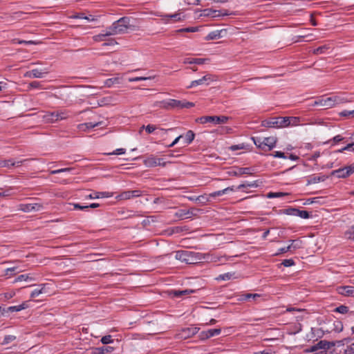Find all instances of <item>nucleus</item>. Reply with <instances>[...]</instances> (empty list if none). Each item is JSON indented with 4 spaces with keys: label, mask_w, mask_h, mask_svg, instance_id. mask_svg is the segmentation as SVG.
Returning a JSON list of instances; mask_svg holds the SVG:
<instances>
[{
    "label": "nucleus",
    "mask_w": 354,
    "mask_h": 354,
    "mask_svg": "<svg viewBox=\"0 0 354 354\" xmlns=\"http://www.w3.org/2000/svg\"><path fill=\"white\" fill-rule=\"evenodd\" d=\"M104 32H105V35L107 36L118 35L116 29L113 28V23L112 24L111 26L108 27Z\"/></svg>",
    "instance_id": "49530a36"
},
{
    "label": "nucleus",
    "mask_w": 354,
    "mask_h": 354,
    "mask_svg": "<svg viewBox=\"0 0 354 354\" xmlns=\"http://www.w3.org/2000/svg\"><path fill=\"white\" fill-rule=\"evenodd\" d=\"M221 333V328L209 329L207 330H203L200 333L199 338L201 340H205L210 337L220 335Z\"/></svg>",
    "instance_id": "ddd939ff"
},
{
    "label": "nucleus",
    "mask_w": 354,
    "mask_h": 354,
    "mask_svg": "<svg viewBox=\"0 0 354 354\" xmlns=\"http://www.w3.org/2000/svg\"><path fill=\"white\" fill-rule=\"evenodd\" d=\"M108 37L107 35H105V32H103L101 34L95 35L93 37V40L95 41H101L104 40V37Z\"/></svg>",
    "instance_id": "69168bd1"
},
{
    "label": "nucleus",
    "mask_w": 354,
    "mask_h": 354,
    "mask_svg": "<svg viewBox=\"0 0 354 354\" xmlns=\"http://www.w3.org/2000/svg\"><path fill=\"white\" fill-rule=\"evenodd\" d=\"M203 15L216 18L218 17L227 16L228 15V13L225 10L223 11L212 9H205L203 10Z\"/></svg>",
    "instance_id": "a211bd4d"
},
{
    "label": "nucleus",
    "mask_w": 354,
    "mask_h": 354,
    "mask_svg": "<svg viewBox=\"0 0 354 354\" xmlns=\"http://www.w3.org/2000/svg\"><path fill=\"white\" fill-rule=\"evenodd\" d=\"M281 264L285 267H290L295 265V262L292 259L283 260Z\"/></svg>",
    "instance_id": "4d7b16f0"
},
{
    "label": "nucleus",
    "mask_w": 354,
    "mask_h": 354,
    "mask_svg": "<svg viewBox=\"0 0 354 354\" xmlns=\"http://www.w3.org/2000/svg\"><path fill=\"white\" fill-rule=\"evenodd\" d=\"M345 151L354 152V143L350 141L344 147L336 150L335 152L336 153H344Z\"/></svg>",
    "instance_id": "2f4dec72"
},
{
    "label": "nucleus",
    "mask_w": 354,
    "mask_h": 354,
    "mask_svg": "<svg viewBox=\"0 0 354 354\" xmlns=\"http://www.w3.org/2000/svg\"><path fill=\"white\" fill-rule=\"evenodd\" d=\"M245 147V145L243 143H242V144L232 145L230 147L229 149L231 151H234L239 150V149H244Z\"/></svg>",
    "instance_id": "680f3d73"
},
{
    "label": "nucleus",
    "mask_w": 354,
    "mask_h": 354,
    "mask_svg": "<svg viewBox=\"0 0 354 354\" xmlns=\"http://www.w3.org/2000/svg\"><path fill=\"white\" fill-rule=\"evenodd\" d=\"M234 191H235L234 186H231V187H226L222 190H218V191H216L212 193H210L209 194V196L211 198H215V197H218V196H221L223 194H226L229 192H234Z\"/></svg>",
    "instance_id": "393cba45"
},
{
    "label": "nucleus",
    "mask_w": 354,
    "mask_h": 354,
    "mask_svg": "<svg viewBox=\"0 0 354 354\" xmlns=\"http://www.w3.org/2000/svg\"><path fill=\"white\" fill-rule=\"evenodd\" d=\"M229 120V117L225 115H208L202 116L198 118L197 121L201 124H205L207 122H213L214 124H225Z\"/></svg>",
    "instance_id": "7ed1b4c3"
},
{
    "label": "nucleus",
    "mask_w": 354,
    "mask_h": 354,
    "mask_svg": "<svg viewBox=\"0 0 354 354\" xmlns=\"http://www.w3.org/2000/svg\"><path fill=\"white\" fill-rule=\"evenodd\" d=\"M335 312L339 313L341 314H346L348 312V308L346 306L341 305L337 307L335 310Z\"/></svg>",
    "instance_id": "6e6d98bb"
},
{
    "label": "nucleus",
    "mask_w": 354,
    "mask_h": 354,
    "mask_svg": "<svg viewBox=\"0 0 354 354\" xmlns=\"http://www.w3.org/2000/svg\"><path fill=\"white\" fill-rule=\"evenodd\" d=\"M312 105L313 106H322L326 107V97H322L317 99V100H315L313 102V104Z\"/></svg>",
    "instance_id": "8fccbe9b"
},
{
    "label": "nucleus",
    "mask_w": 354,
    "mask_h": 354,
    "mask_svg": "<svg viewBox=\"0 0 354 354\" xmlns=\"http://www.w3.org/2000/svg\"><path fill=\"white\" fill-rule=\"evenodd\" d=\"M16 336L12 335H6L1 343L2 345H6L16 339Z\"/></svg>",
    "instance_id": "de8ad7c7"
},
{
    "label": "nucleus",
    "mask_w": 354,
    "mask_h": 354,
    "mask_svg": "<svg viewBox=\"0 0 354 354\" xmlns=\"http://www.w3.org/2000/svg\"><path fill=\"white\" fill-rule=\"evenodd\" d=\"M101 124H102V122H86V123L80 124L79 128L81 130L91 129H93L96 127L100 126Z\"/></svg>",
    "instance_id": "7c9ffc66"
},
{
    "label": "nucleus",
    "mask_w": 354,
    "mask_h": 354,
    "mask_svg": "<svg viewBox=\"0 0 354 354\" xmlns=\"http://www.w3.org/2000/svg\"><path fill=\"white\" fill-rule=\"evenodd\" d=\"M24 160L15 161L12 159L5 160L0 162V165L3 167L12 168L21 165Z\"/></svg>",
    "instance_id": "5701e85b"
},
{
    "label": "nucleus",
    "mask_w": 354,
    "mask_h": 354,
    "mask_svg": "<svg viewBox=\"0 0 354 354\" xmlns=\"http://www.w3.org/2000/svg\"><path fill=\"white\" fill-rule=\"evenodd\" d=\"M212 81L213 79L212 76L210 75H206L201 79L191 82L190 84L187 86V88H191L203 84L209 85Z\"/></svg>",
    "instance_id": "f8f14e48"
},
{
    "label": "nucleus",
    "mask_w": 354,
    "mask_h": 354,
    "mask_svg": "<svg viewBox=\"0 0 354 354\" xmlns=\"http://www.w3.org/2000/svg\"><path fill=\"white\" fill-rule=\"evenodd\" d=\"M57 121L66 120L69 116V112L67 110H58L56 111Z\"/></svg>",
    "instance_id": "c9c22d12"
},
{
    "label": "nucleus",
    "mask_w": 354,
    "mask_h": 354,
    "mask_svg": "<svg viewBox=\"0 0 354 354\" xmlns=\"http://www.w3.org/2000/svg\"><path fill=\"white\" fill-rule=\"evenodd\" d=\"M163 19L168 21L169 19L172 20L173 21H180L183 19L184 16H183L182 13L176 12L171 15H162Z\"/></svg>",
    "instance_id": "bb28decb"
},
{
    "label": "nucleus",
    "mask_w": 354,
    "mask_h": 354,
    "mask_svg": "<svg viewBox=\"0 0 354 354\" xmlns=\"http://www.w3.org/2000/svg\"><path fill=\"white\" fill-rule=\"evenodd\" d=\"M129 18L123 17L113 22V28L116 29L118 34H123L129 29Z\"/></svg>",
    "instance_id": "39448f33"
},
{
    "label": "nucleus",
    "mask_w": 354,
    "mask_h": 354,
    "mask_svg": "<svg viewBox=\"0 0 354 354\" xmlns=\"http://www.w3.org/2000/svg\"><path fill=\"white\" fill-rule=\"evenodd\" d=\"M290 242L291 243L288 245V247H290V251L302 248V241L299 239L290 240Z\"/></svg>",
    "instance_id": "473e14b6"
},
{
    "label": "nucleus",
    "mask_w": 354,
    "mask_h": 354,
    "mask_svg": "<svg viewBox=\"0 0 354 354\" xmlns=\"http://www.w3.org/2000/svg\"><path fill=\"white\" fill-rule=\"evenodd\" d=\"M27 308V305L25 304V303H23L20 305H18V306H9L8 308H7V311L8 312H19L21 310H24V309H26Z\"/></svg>",
    "instance_id": "e433bc0d"
},
{
    "label": "nucleus",
    "mask_w": 354,
    "mask_h": 354,
    "mask_svg": "<svg viewBox=\"0 0 354 354\" xmlns=\"http://www.w3.org/2000/svg\"><path fill=\"white\" fill-rule=\"evenodd\" d=\"M330 48L328 45L321 46L313 50V53L316 55L324 54L327 52V50Z\"/></svg>",
    "instance_id": "58836bf2"
},
{
    "label": "nucleus",
    "mask_w": 354,
    "mask_h": 354,
    "mask_svg": "<svg viewBox=\"0 0 354 354\" xmlns=\"http://www.w3.org/2000/svg\"><path fill=\"white\" fill-rule=\"evenodd\" d=\"M206 59L187 57L183 61L184 64L201 65L205 63Z\"/></svg>",
    "instance_id": "c85d7f7f"
},
{
    "label": "nucleus",
    "mask_w": 354,
    "mask_h": 354,
    "mask_svg": "<svg viewBox=\"0 0 354 354\" xmlns=\"http://www.w3.org/2000/svg\"><path fill=\"white\" fill-rule=\"evenodd\" d=\"M270 156H272L274 158H283V159L287 158V156L285 155V153L283 152L279 151H274L273 153H271Z\"/></svg>",
    "instance_id": "052dcab7"
},
{
    "label": "nucleus",
    "mask_w": 354,
    "mask_h": 354,
    "mask_svg": "<svg viewBox=\"0 0 354 354\" xmlns=\"http://www.w3.org/2000/svg\"><path fill=\"white\" fill-rule=\"evenodd\" d=\"M193 252L187 250H178L176 252L175 258L181 262L189 263L193 257Z\"/></svg>",
    "instance_id": "9d476101"
},
{
    "label": "nucleus",
    "mask_w": 354,
    "mask_h": 354,
    "mask_svg": "<svg viewBox=\"0 0 354 354\" xmlns=\"http://www.w3.org/2000/svg\"><path fill=\"white\" fill-rule=\"evenodd\" d=\"M353 173L354 165H352L333 171L332 175L337 178H345Z\"/></svg>",
    "instance_id": "0eeeda50"
},
{
    "label": "nucleus",
    "mask_w": 354,
    "mask_h": 354,
    "mask_svg": "<svg viewBox=\"0 0 354 354\" xmlns=\"http://www.w3.org/2000/svg\"><path fill=\"white\" fill-rule=\"evenodd\" d=\"M156 75L153 76H149V77H130L129 78V82H139V81H143V80H152L154 79Z\"/></svg>",
    "instance_id": "a19ab883"
},
{
    "label": "nucleus",
    "mask_w": 354,
    "mask_h": 354,
    "mask_svg": "<svg viewBox=\"0 0 354 354\" xmlns=\"http://www.w3.org/2000/svg\"><path fill=\"white\" fill-rule=\"evenodd\" d=\"M142 192L139 189L128 190L122 192L118 197L122 200H127L132 198L139 197L142 196Z\"/></svg>",
    "instance_id": "4468645a"
},
{
    "label": "nucleus",
    "mask_w": 354,
    "mask_h": 354,
    "mask_svg": "<svg viewBox=\"0 0 354 354\" xmlns=\"http://www.w3.org/2000/svg\"><path fill=\"white\" fill-rule=\"evenodd\" d=\"M71 170H72V168H70V167L62 168V169H56V170H51L50 171V174L52 175H54V174H57L64 173V172H69Z\"/></svg>",
    "instance_id": "603ef678"
},
{
    "label": "nucleus",
    "mask_w": 354,
    "mask_h": 354,
    "mask_svg": "<svg viewBox=\"0 0 354 354\" xmlns=\"http://www.w3.org/2000/svg\"><path fill=\"white\" fill-rule=\"evenodd\" d=\"M345 236L350 240L354 241V225H352L346 232Z\"/></svg>",
    "instance_id": "09e8293b"
},
{
    "label": "nucleus",
    "mask_w": 354,
    "mask_h": 354,
    "mask_svg": "<svg viewBox=\"0 0 354 354\" xmlns=\"http://www.w3.org/2000/svg\"><path fill=\"white\" fill-rule=\"evenodd\" d=\"M262 142L263 143V150L271 151L276 147L277 138L274 136L265 137L263 138Z\"/></svg>",
    "instance_id": "2eb2a0df"
},
{
    "label": "nucleus",
    "mask_w": 354,
    "mask_h": 354,
    "mask_svg": "<svg viewBox=\"0 0 354 354\" xmlns=\"http://www.w3.org/2000/svg\"><path fill=\"white\" fill-rule=\"evenodd\" d=\"M317 350H324L326 351V349L328 348V342L324 340H321L316 344Z\"/></svg>",
    "instance_id": "c03bdc74"
},
{
    "label": "nucleus",
    "mask_w": 354,
    "mask_h": 354,
    "mask_svg": "<svg viewBox=\"0 0 354 354\" xmlns=\"http://www.w3.org/2000/svg\"><path fill=\"white\" fill-rule=\"evenodd\" d=\"M325 180V177L324 176H315V175H311L308 177L307 178V185H312V184H316L319 182L324 181Z\"/></svg>",
    "instance_id": "c756f323"
},
{
    "label": "nucleus",
    "mask_w": 354,
    "mask_h": 354,
    "mask_svg": "<svg viewBox=\"0 0 354 354\" xmlns=\"http://www.w3.org/2000/svg\"><path fill=\"white\" fill-rule=\"evenodd\" d=\"M332 98L335 106L350 101V99L345 94L333 95H332Z\"/></svg>",
    "instance_id": "4be33fe9"
},
{
    "label": "nucleus",
    "mask_w": 354,
    "mask_h": 354,
    "mask_svg": "<svg viewBox=\"0 0 354 354\" xmlns=\"http://www.w3.org/2000/svg\"><path fill=\"white\" fill-rule=\"evenodd\" d=\"M122 82L123 77L120 75H117L115 77L106 80L104 82V85L106 87L110 88L115 84H120L122 83Z\"/></svg>",
    "instance_id": "aec40b11"
},
{
    "label": "nucleus",
    "mask_w": 354,
    "mask_h": 354,
    "mask_svg": "<svg viewBox=\"0 0 354 354\" xmlns=\"http://www.w3.org/2000/svg\"><path fill=\"white\" fill-rule=\"evenodd\" d=\"M335 106L332 96L326 97V108L329 109Z\"/></svg>",
    "instance_id": "e2e57ef3"
},
{
    "label": "nucleus",
    "mask_w": 354,
    "mask_h": 354,
    "mask_svg": "<svg viewBox=\"0 0 354 354\" xmlns=\"http://www.w3.org/2000/svg\"><path fill=\"white\" fill-rule=\"evenodd\" d=\"M337 291L339 295L345 297H354V286H342L337 288Z\"/></svg>",
    "instance_id": "f3484780"
},
{
    "label": "nucleus",
    "mask_w": 354,
    "mask_h": 354,
    "mask_svg": "<svg viewBox=\"0 0 354 354\" xmlns=\"http://www.w3.org/2000/svg\"><path fill=\"white\" fill-rule=\"evenodd\" d=\"M17 270V267H12V268H8L5 270V275H9L12 276L14 275L15 273V272Z\"/></svg>",
    "instance_id": "338daca9"
},
{
    "label": "nucleus",
    "mask_w": 354,
    "mask_h": 354,
    "mask_svg": "<svg viewBox=\"0 0 354 354\" xmlns=\"http://www.w3.org/2000/svg\"><path fill=\"white\" fill-rule=\"evenodd\" d=\"M209 198L210 197L209 196V194L208 195H207V194L201 195V196H198L196 197L195 201L196 202H198L200 203L205 204L207 201H209Z\"/></svg>",
    "instance_id": "37998d69"
},
{
    "label": "nucleus",
    "mask_w": 354,
    "mask_h": 354,
    "mask_svg": "<svg viewBox=\"0 0 354 354\" xmlns=\"http://www.w3.org/2000/svg\"><path fill=\"white\" fill-rule=\"evenodd\" d=\"M286 194H287L283 193V192H270L268 194V198H279V197H282Z\"/></svg>",
    "instance_id": "5fc2aeb1"
},
{
    "label": "nucleus",
    "mask_w": 354,
    "mask_h": 354,
    "mask_svg": "<svg viewBox=\"0 0 354 354\" xmlns=\"http://www.w3.org/2000/svg\"><path fill=\"white\" fill-rule=\"evenodd\" d=\"M288 119L283 117L272 118L270 120H265L263 122V126L269 128H281L288 127L290 122Z\"/></svg>",
    "instance_id": "f03ea898"
},
{
    "label": "nucleus",
    "mask_w": 354,
    "mask_h": 354,
    "mask_svg": "<svg viewBox=\"0 0 354 354\" xmlns=\"http://www.w3.org/2000/svg\"><path fill=\"white\" fill-rule=\"evenodd\" d=\"M286 118L288 119V122H290V125H298L300 122V118L297 117H286Z\"/></svg>",
    "instance_id": "3c124183"
},
{
    "label": "nucleus",
    "mask_w": 354,
    "mask_h": 354,
    "mask_svg": "<svg viewBox=\"0 0 354 354\" xmlns=\"http://www.w3.org/2000/svg\"><path fill=\"white\" fill-rule=\"evenodd\" d=\"M48 73L47 69H38L35 68L30 71H26L24 76L28 78H42L46 74Z\"/></svg>",
    "instance_id": "9b49d317"
},
{
    "label": "nucleus",
    "mask_w": 354,
    "mask_h": 354,
    "mask_svg": "<svg viewBox=\"0 0 354 354\" xmlns=\"http://www.w3.org/2000/svg\"><path fill=\"white\" fill-rule=\"evenodd\" d=\"M156 105L166 110L189 109L194 106V104L186 100H178L175 99H167L156 102Z\"/></svg>",
    "instance_id": "f257e3e1"
},
{
    "label": "nucleus",
    "mask_w": 354,
    "mask_h": 354,
    "mask_svg": "<svg viewBox=\"0 0 354 354\" xmlns=\"http://www.w3.org/2000/svg\"><path fill=\"white\" fill-rule=\"evenodd\" d=\"M45 286V284H41L39 285V286H41L40 288H35V290H33L30 293V297L34 298L38 297L40 294L43 293Z\"/></svg>",
    "instance_id": "ea45409f"
},
{
    "label": "nucleus",
    "mask_w": 354,
    "mask_h": 354,
    "mask_svg": "<svg viewBox=\"0 0 354 354\" xmlns=\"http://www.w3.org/2000/svg\"><path fill=\"white\" fill-rule=\"evenodd\" d=\"M39 278V274H35V273H28V274H21L19 276H18L15 279V283L16 282H18V281H37Z\"/></svg>",
    "instance_id": "dca6fc26"
},
{
    "label": "nucleus",
    "mask_w": 354,
    "mask_h": 354,
    "mask_svg": "<svg viewBox=\"0 0 354 354\" xmlns=\"http://www.w3.org/2000/svg\"><path fill=\"white\" fill-rule=\"evenodd\" d=\"M341 142H348V138L344 137L342 135L338 134L335 136L331 139L327 140L326 142H324V145L329 144L330 145V147H334L337 145H338Z\"/></svg>",
    "instance_id": "6ab92c4d"
},
{
    "label": "nucleus",
    "mask_w": 354,
    "mask_h": 354,
    "mask_svg": "<svg viewBox=\"0 0 354 354\" xmlns=\"http://www.w3.org/2000/svg\"><path fill=\"white\" fill-rule=\"evenodd\" d=\"M252 139L257 148L263 150V143L262 142L263 138L253 137Z\"/></svg>",
    "instance_id": "79ce46f5"
},
{
    "label": "nucleus",
    "mask_w": 354,
    "mask_h": 354,
    "mask_svg": "<svg viewBox=\"0 0 354 354\" xmlns=\"http://www.w3.org/2000/svg\"><path fill=\"white\" fill-rule=\"evenodd\" d=\"M339 115L342 117H354V109L352 111L344 110L339 113Z\"/></svg>",
    "instance_id": "13d9d810"
},
{
    "label": "nucleus",
    "mask_w": 354,
    "mask_h": 354,
    "mask_svg": "<svg viewBox=\"0 0 354 354\" xmlns=\"http://www.w3.org/2000/svg\"><path fill=\"white\" fill-rule=\"evenodd\" d=\"M114 350V348L112 346H102L100 348H97V351L99 353L104 354L105 353H111Z\"/></svg>",
    "instance_id": "a18cd8bd"
},
{
    "label": "nucleus",
    "mask_w": 354,
    "mask_h": 354,
    "mask_svg": "<svg viewBox=\"0 0 354 354\" xmlns=\"http://www.w3.org/2000/svg\"><path fill=\"white\" fill-rule=\"evenodd\" d=\"M257 187V183L255 182H252V183H246L241 184L239 186H237L236 187H234V189H235V190H242V189H244L245 188H248V187Z\"/></svg>",
    "instance_id": "4c0bfd02"
},
{
    "label": "nucleus",
    "mask_w": 354,
    "mask_h": 354,
    "mask_svg": "<svg viewBox=\"0 0 354 354\" xmlns=\"http://www.w3.org/2000/svg\"><path fill=\"white\" fill-rule=\"evenodd\" d=\"M195 137V134L191 130L188 131L184 136L183 142L185 145H189L192 142Z\"/></svg>",
    "instance_id": "72a5a7b5"
},
{
    "label": "nucleus",
    "mask_w": 354,
    "mask_h": 354,
    "mask_svg": "<svg viewBox=\"0 0 354 354\" xmlns=\"http://www.w3.org/2000/svg\"><path fill=\"white\" fill-rule=\"evenodd\" d=\"M145 129L146 131L148 133H153L156 129V127L155 125H153V124H148L147 126H142L141 127V129Z\"/></svg>",
    "instance_id": "bf43d9fd"
},
{
    "label": "nucleus",
    "mask_w": 354,
    "mask_h": 354,
    "mask_svg": "<svg viewBox=\"0 0 354 354\" xmlns=\"http://www.w3.org/2000/svg\"><path fill=\"white\" fill-rule=\"evenodd\" d=\"M42 119L44 120V122H46L47 123H55V122H58L57 121L56 111H53V112L48 111V112H46L42 115Z\"/></svg>",
    "instance_id": "412c9836"
},
{
    "label": "nucleus",
    "mask_w": 354,
    "mask_h": 354,
    "mask_svg": "<svg viewBox=\"0 0 354 354\" xmlns=\"http://www.w3.org/2000/svg\"><path fill=\"white\" fill-rule=\"evenodd\" d=\"M101 342L103 344H109L113 342V339L111 335H105L101 338Z\"/></svg>",
    "instance_id": "864d4df0"
},
{
    "label": "nucleus",
    "mask_w": 354,
    "mask_h": 354,
    "mask_svg": "<svg viewBox=\"0 0 354 354\" xmlns=\"http://www.w3.org/2000/svg\"><path fill=\"white\" fill-rule=\"evenodd\" d=\"M232 279H237L235 272H226L224 274H219L216 277L217 281H229Z\"/></svg>",
    "instance_id": "cd10ccee"
},
{
    "label": "nucleus",
    "mask_w": 354,
    "mask_h": 354,
    "mask_svg": "<svg viewBox=\"0 0 354 354\" xmlns=\"http://www.w3.org/2000/svg\"><path fill=\"white\" fill-rule=\"evenodd\" d=\"M344 354H354V343L345 349Z\"/></svg>",
    "instance_id": "774afa93"
},
{
    "label": "nucleus",
    "mask_w": 354,
    "mask_h": 354,
    "mask_svg": "<svg viewBox=\"0 0 354 354\" xmlns=\"http://www.w3.org/2000/svg\"><path fill=\"white\" fill-rule=\"evenodd\" d=\"M198 331L199 328L191 326L189 327L183 328L180 330L178 331V333L176 334V336L179 339H186L194 336L198 333Z\"/></svg>",
    "instance_id": "423d86ee"
},
{
    "label": "nucleus",
    "mask_w": 354,
    "mask_h": 354,
    "mask_svg": "<svg viewBox=\"0 0 354 354\" xmlns=\"http://www.w3.org/2000/svg\"><path fill=\"white\" fill-rule=\"evenodd\" d=\"M232 174L236 176H240L243 174L251 175L252 174V169L250 167H238Z\"/></svg>",
    "instance_id": "a878e982"
},
{
    "label": "nucleus",
    "mask_w": 354,
    "mask_h": 354,
    "mask_svg": "<svg viewBox=\"0 0 354 354\" xmlns=\"http://www.w3.org/2000/svg\"><path fill=\"white\" fill-rule=\"evenodd\" d=\"M198 30L197 27H188L185 28H181L178 30V32H195Z\"/></svg>",
    "instance_id": "0e129e2a"
},
{
    "label": "nucleus",
    "mask_w": 354,
    "mask_h": 354,
    "mask_svg": "<svg viewBox=\"0 0 354 354\" xmlns=\"http://www.w3.org/2000/svg\"><path fill=\"white\" fill-rule=\"evenodd\" d=\"M112 196L113 194L108 192H97L93 194H90L86 198L89 199H97L101 198H110Z\"/></svg>",
    "instance_id": "b1692460"
},
{
    "label": "nucleus",
    "mask_w": 354,
    "mask_h": 354,
    "mask_svg": "<svg viewBox=\"0 0 354 354\" xmlns=\"http://www.w3.org/2000/svg\"><path fill=\"white\" fill-rule=\"evenodd\" d=\"M193 292H194V290L186 289L184 290H174L172 292V294H173L174 297H180L181 296L187 295H189L190 293H193Z\"/></svg>",
    "instance_id": "f704fd0d"
},
{
    "label": "nucleus",
    "mask_w": 354,
    "mask_h": 354,
    "mask_svg": "<svg viewBox=\"0 0 354 354\" xmlns=\"http://www.w3.org/2000/svg\"><path fill=\"white\" fill-rule=\"evenodd\" d=\"M44 209L41 203H21L18 206V209L24 212H39Z\"/></svg>",
    "instance_id": "6e6552de"
},
{
    "label": "nucleus",
    "mask_w": 354,
    "mask_h": 354,
    "mask_svg": "<svg viewBox=\"0 0 354 354\" xmlns=\"http://www.w3.org/2000/svg\"><path fill=\"white\" fill-rule=\"evenodd\" d=\"M284 213L287 215H291L295 216H298L301 218H310V214L306 210H300L296 208H288L284 210Z\"/></svg>",
    "instance_id": "1a4fd4ad"
},
{
    "label": "nucleus",
    "mask_w": 354,
    "mask_h": 354,
    "mask_svg": "<svg viewBox=\"0 0 354 354\" xmlns=\"http://www.w3.org/2000/svg\"><path fill=\"white\" fill-rule=\"evenodd\" d=\"M143 163L146 167H155L157 166L165 167L166 162L162 158H157L154 155H149L145 158Z\"/></svg>",
    "instance_id": "20e7f679"
}]
</instances>
